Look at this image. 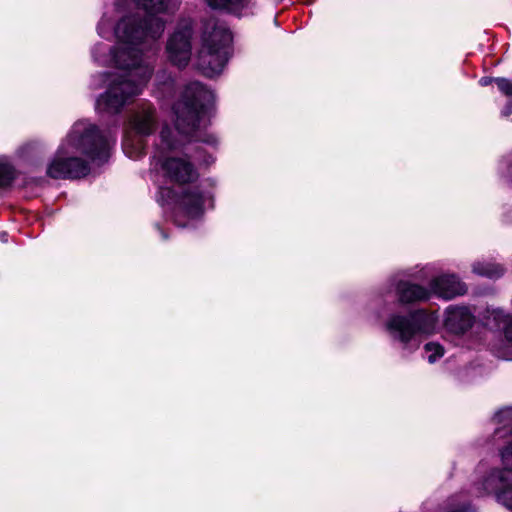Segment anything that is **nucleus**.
Returning <instances> with one entry per match:
<instances>
[{"label": "nucleus", "mask_w": 512, "mask_h": 512, "mask_svg": "<svg viewBox=\"0 0 512 512\" xmlns=\"http://www.w3.org/2000/svg\"><path fill=\"white\" fill-rule=\"evenodd\" d=\"M135 5L145 12L143 23L136 27V19L124 16L115 27L116 46L111 50L106 44L95 45L92 55L96 62L115 67L118 72L93 76L95 89L106 91L96 100L99 113L117 114L134 96L140 94L152 75V66L143 55L163 33L164 21L160 17L168 11L169 0H117L116 11L122 14L126 6Z\"/></svg>", "instance_id": "obj_1"}, {"label": "nucleus", "mask_w": 512, "mask_h": 512, "mask_svg": "<svg viewBox=\"0 0 512 512\" xmlns=\"http://www.w3.org/2000/svg\"><path fill=\"white\" fill-rule=\"evenodd\" d=\"M214 102V94L199 82L186 86L181 99L173 106L175 128L180 138H175L168 126L160 132V142L152 158V169L155 176L161 173L170 182L176 183L181 192L176 193L170 188L160 187L157 201L161 205H175V223L185 227L187 223L182 218L194 220L204 212L206 203L212 198L208 193L200 191L198 187L183 188L198 178V172L193 164L185 157L178 156L184 141L196 140L208 144H215L216 138L212 135L202 137V127L206 126L205 117Z\"/></svg>", "instance_id": "obj_2"}, {"label": "nucleus", "mask_w": 512, "mask_h": 512, "mask_svg": "<svg viewBox=\"0 0 512 512\" xmlns=\"http://www.w3.org/2000/svg\"><path fill=\"white\" fill-rule=\"evenodd\" d=\"M115 137L103 134L84 120L77 121L61 142L47 166V175L54 179H75L88 174V162L106 161Z\"/></svg>", "instance_id": "obj_3"}, {"label": "nucleus", "mask_w": 512, "mask_h": 512, "mask_svg": "<svg viewBox=\"0 0 512 512\" xmlns=\"http://www.w3.org/2000/svg\"><path fill=\"white\" fill-rule=\"evenodd\" d=\"M499 425L495 430L498 436L509 433V441L499 449L501 467L489 469L472 488L474 497L493 495L498 503L512 512V408L500 410L495 415Z\"/></svg>", "instance_id": "obj_4"}, {"label": "nucleus", "mask_w": 512, "mask_h": 512, "mask_svg": "<svg viewBox=\"0 0 512 512\" xmlns=\"http://www.w3.org/2000/svg\"><path fill=\"white\" fill-rule=\"evenodd\" d=\"M232 33L221 22L210 21L206 24L202 48L198 55V66L207 77L220 74L230 55Z\"/></svg>", "instance_id": "obj_5"}, {"label": "nucleus", "mask_w": 512, "mask_h": 512, "mask_svg": "<svg viewBox=\"0 0 512 512\" xmlns=\"http://www.w3.org/2000/svg\"><path fill=\"white\" fill-rule=\"evenodd\" d=\"M437 324L438 317L435 313L420 310L408 317L392 315L386 322V329L394 340L402 344L403 349L411 352L420 345L418 337L432 334Z\"/></svg>", "instance_id": "obj_6"}, {"label": "nucleus", "mask_w": 512, "mask_h": 512, "mask_svg": "<svg viewBox=\"0 0 512 512\" xmlns=\"http://www.w3.org/2000/svg\"><path fill=\"white\" fill-rule=\"evenodd\" d=\"M192 25L190 21L181 23L169 37L166 51L170 61L181 67L187 65L191 56Z\"/></svg>", "instance_id": "obj_7"}, {"label": "nucleus", "mask_w": 512, "mask_h": 512, "mask_svg": "<svg viewBox=\"0 0 512 512\" xmlns=\"http://www.w3.org/2000/svg\"><path fill=\"white\" fill-rule=\"evenodd\" d=\"M474 316L467 307L450 306L446 309L445 328L454 334H462L471 328Z\"/></svg>", "instance_id": "obj_8"}, {"label": "nucleus", "mask_w": 512, "mask_h": 512, "mask_svg": "<svg viewBox=\"0 0 512 512\" xmlns=\"http://www.w3.org/2000/svg\"><path fill=\"white\" fill-rule=\"evenodd\" d=\"M431 295L443 299H452L466 293V285L455 275H442L432 280L430 284Z\"/></svg>", "instance_id": "obj_9"}, {"label": "nucleus", "mask_w": 512, "mask_h": 512, "mask_svg": "<svg viewBox=\"0 0 512 512\" xmlns=\"http://www.w3.org/2000/svg\"><path fill=\"white\" fill-rule=\"evenodd\" d=\"M156 125L155 110L146 107L137 111L130 120L132 130L140 136H148L153 133Z\"/></svg>", "instance_id": "obj_10"}, {"label": "nucleus", "mask_w": 512, "mask_h": 512, "mask_svg": "<svg viewBox=\"0 0 512 512\" xmlns=\"http://www.w3.org/2000/svg\"><path fill=\"white\" fill-rule=\"evenodd\" d=\"M396 291L401 303H412L426 300L431 296V290L407 281H399Z\"/></svg>", "instance_id": "obj_11"}, {"label": "nucleus", "mask_w": 512, "mask_h": 512, "mask_svg": "<svg viewBox=\"0 0 512 512\" xmlns=\"http://www.w3.org/2000/svg\"><path fill=\"white\" fill-rule=\"evenodd\" d=\"M472 271L490 279H497L504 275L505 269L502 265L492 261H478L472 265Z\"/></svg>", "instance_id": "obj_12"}, {"label": "nucleus", "mask_w": 512, "mask_h": 512, "mask_svg": "<svg viewBox=\"0 0 512 512\" xmlns=\"http://www.w3.org/2000/svg\"><path fill=\"white\" fill-rule=\"evenodd\" d=\"M442 512H475L470 498L462 493L451 495L442 507Z\"/></svg>", "instance_id": "obj_13"}, {"label": "nucleus", "mask_w": 512, "mask_h": 512, "mask_svg": "<svg viewBox=\"0 0 512 512\" xmlns=\"http://www.w3.org/2000/svg\"><path fill=\"white\" fill-rule=\"evenodd\" d=\"M213 9L226 10L230 13L241 15L248 7L249 0H207Z\"/></svg>", "instance_id": "obj_14"}, {"label": "nucleus", "mask_w": 512, "mask_h": 512, "mask_svg": "<svg viewBox=\"0 0 512 512\" xmlns=\"http://www.w3.org/2000/svg\"><path fill=\"white\" fill-rule=\"evenodd\" d=\"M15 170L9 161L0 158V188L9 186L15 178Z\"/></svg>", "instance_id": "obj_15"}, {"label": "nucleus", "mask_w": 512, "mask_h": 512, "mask_svg": "<svg viewBox=\"0 0 512 512\" xmlns=\"http://www.w3.org/2000/svg\"><path fill=\"white\" fill-rule=\"evenodd\" d=\"M123 150L129 158L137 159L142 154L143 145L138 143L134 147L133 139L127 134L123 140Z\"/></svg>", "instance_id": "obj_16"}, {"label": "nucleus", "mask_w": 512, "mask_h": 512, "mask_svg": "<svg viewBox=\"0 0 512 512\" xmlns=\"http://www.w3.org/2000/svg\"><path fill=\"white\" fill-rule=\"evenodd\" d=\"M426 357L429 363H434L444 355V348L436 342H429L424 346Z\"/></svg>", "instance_id": "obj_17"}, {"label": "nucleus", "mask_w": 512, "mask_h": 512, "mask_svg": "<svg viewBox=\"0 0 512 512\" xmlns=\"http://www.w3.org/2000/svg\"><path fill=\"white\" fill-rule=\"evenodd\" d=\"M498 89L505 95H512V82L504 78H495Z\"/></svg>", "instance_id": "obj_18"}, {"label": "nucleus", "mask_w": 512, "mask_h": 512, "mask_svg": "<svg viewBox=\"0 0 512 512\" xmlns=\"http://www.w3.org/2000/svg\"><path fill=\"white\" fill-rule=\"evenodd\" d=\"M111 26V22L106 18L103 17L98 25V33L101 37H105L106 35V29H109Z\"/></svg>", "instance_id": "obj_19"}, {"label": "nucleus", "mask_w": 512, "mask_h": 512, "mask_svg": "<svg viewBox=\"0 0 512 512\" xmlns=\"http://www.w3.org/2000/svg\"><path fill=\"white\" fill-rule=\"evenodd\" d=\"M502 165H504L507 168L508 174L512 180V154L509 155L507 159L502 162Z\"/></svg>", "instance_id": "obj_20"}, {"label": "nucleus", "mask_w": 512, "mask_h": 512, "mask_svg": "<svg viewBox=\"0 0 512 512\" xmlns=\"http://www.w3.org/2000/svg\"><path fill=\"white\" fill-rule=\"evenodd\" d=\"M493 81L495 82V79L483 77L480 79L479 83L481 86H487V85L491 84Z\"/></svg>", "instance_id": "obj_21"}, {"label": "nucleus", "mask_w": 512, "mask_h": 512, "mask_svg": "<svg viewBox=\"0 0 512 512\" xmlns=\"http://www.w3.org/2000/svg\"><path fill=\"white\" fill-rule=\"evenodd\" d=\"M503 115L506 116V117H509L512 115V103L511 104H508L505 109L503 110Z\"/></svg>", "instance_id": "obj_22"}, {"label": "nucleus", "mask_w": 512, "mask_h": 512, "mask_svg": "<svg viewBox=\"0 0 512 512\" xmlns=\"http://www.w3.org/2000/svg\"><path fill=\"white\" fill-rule=\"evenodd\" d=\"M494 313H495L496 319L505 318V321H506L509 318L508 316L504 315L503 311H501V310H497Z\"/></svg>", "instance_id": "obj_23"}, {"label": "nucleus", "mask_w": 512, "mask_h": 512, "mask_svg": "<svg viewBox=\"0 0 512 512\" xmlns=\"http://www.w3.org/2000/svg\"><path fill=\"white\" fill-rule=\"evenodd\" d=\"M7 237H8V235H7V233H6V232H1V233H0V240H1L2 242H7Z\"/></svg>", "instance_id": "obj_24"}]
</instances>
